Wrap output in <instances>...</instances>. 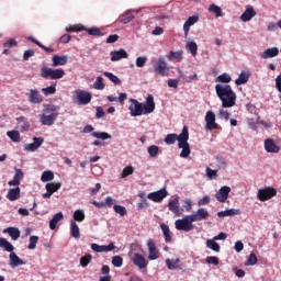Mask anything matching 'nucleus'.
Masks as SVG:
<instances>
[{
  "mask_svg": "<svg viewBox=\"0 0 281 281\" xmlns=\"http://www.w3.org/2000/svg\"><path fill=\"white\" fill-rule=\"evenodd\" d=\"M130 112L132 117H139V115H148L155 111V97L148 94L146 98V103L142 104L136 99H130Z\"/></svg>",
  "mask_w": 281,
  "mask_h": 281,
  "instance_id": "1",
  "label": "nucleus"
},
{
  "mask_svg": "<svg viewBox=\"0 0 281 281\" xmlns=\"http://www.w3.org/2000/svg\"><path fill=\"white\" fill-rule=\"evenodd\" d=\"M215 93L222 101L223 109H232V106H236V92H234L232 86L217 83L215 86Z\"/></svg>",
  "mask_w": 281,
  "mask_h": 281,
  "instance_id": "2",
  "label": "nucleus"
},
{
  "mask_svg": "<svg viewBox=\"0 0 281 281\" xmlns=\"http://www.w3.org/2000/svg\"><path fill=\"white\" fill-rule=\"evenodd\" d=\"M188 139H190V133L188 132V126H183L182 132L180 134L178 148H182L180 153V157L182 159H188L190 157V143H188Z\"/></svg>",
  "mask_w": 281,
  "mask_h": 281,
  "instance_id": "3",
  "label": "nucleus"
},
{
  "mask_svg": "<svg viewBox=\"0 0 281 281\" xmlns=\"http://www.w3.org/2000/svg\"><path fill=\"white\" fill-rule=\"evenodd\" d=\"M41 76L45 80H60V78H65V70L63 68L52 69L47 67H42Z\"/></svg>",
  "mask_w": 281,
  "mask_h": 281,
  "instance_id": "4",
  "label": "nucleus"
},
{
  "mask_svg": "<svg viewBox=\"0 0 281 281\" xmlns=\"http://www.w3.org/2000/svg\"><path fill=\"white\" fill-rule=\"evenodd\" d=\"M193 223H194V220H192V216L187 215L182 220H177L175 222V225L178 232H192V229H194Z\"/></svg>",
  "mask_w": 281,
  "mask_h": 281,
  "instance_id": "5",
  "label": "nucleus"
},
{
  "mask_svg": "<svg viewBox=\"0 0 281 281\" xmlns=\"http://www.w3.org/2000/svg\"><path fill=\"white\" fill-rule=\"evenodd\" d=\"M278 194V190L276 188L267 187L265 189H259L257 193V199L259 201H269V199H273Z\"/></svg>",
  "mask_w": 281,
  "mask_h": 281,
  "instance_id": "6",
  "label": "nucleus"
},
{
  "mask_svg": "<svg viewBox=\"0 0 281 281\" xmlns=\"http://www.w3.org/2000/svg\"><path fill=\"white\" fill-rule=\"evenodd\" d=\"M154 71H156V74H159V76H162V77L168 76L170 68H168V63H166V59L164 57H159L155 61Z\"/></svg>",
  "mask_w": 281,
  "mask_h": 281,
  "instance_id": "7",
  "label": "nucleus"
},
{
  "mask_svg": "<svg viewBox=\"0 0 281 281\" xmlns=\"http://www.w3.org/2000/svg\"><path fill=\"white\" fill-rule=\"evenodd\" d=\"M63 183L60 182H48L45 184L46 192L43 193V199H52V194L58 192L61 188Z\"/></svg>",
  "mask_w": 281,
  "mask_h": 281,
  "instance_id": "8",
  "label": "nucleus"
},
{
  "mask_svg": "<svg viewBox=\"0 0 281 281\" xmlns=\"http://www.w3.org/2000/svg\"><path fill=\"white\" fill-rule=\"evenodd\" d=\"M44 143H45V138H43V137H33V143L25 144L24 145V150H26L27 153H36V150L40 149L41 146H43Z\"/></svg>",
  "mask_w": 281,
  "mask_h": 281,
  "instance_id": "9",
  "label": "nucleus"
},
{
  "mask_svg": "<svg viewBox=\"0 0 281 281\" xmlns=\"http://www.w3.org/2000/svg\"><path fill=\"white\" fill-rule=\"evenodd\" d=\"M205 122H206V125H205L206 131H216V128H218V125L216 123V114H214V112L212 111L206 112Z\"/></svg>",
  "mask_w": 281,
  "mask_h": 281,
  "instance_id": "10",
  "label": "nucleus"
},
{
  "mask_svg": "<svg viewBox=\"0 0 281 281\" xmlns=\"http://www.w3.org/2000/svg\"><path fill=\"white\" fill-rule=\"evenodd\" d=\"M167 196L168 191H166V189H161L159 191L148 193L147 199H149V201H154V203H161Z\"/></svg>",
  "mask_w": 281,
  "mask_h": 281,
  "instance_id": "11",
  "label": "nucleus"
},
{
  "mask_svg": "<svg viewBox=\"0 0 281 281\" xmlns=\"http://www.w3.org/2000/svg\"><path fill=\"white\" fill-rule=\"evenodd\" d=\"M168 209L175 216H181L183 214V209L179 207V195H176L173 200L169 201Z\"/></svg>",
  "mask_w": 281,
  "mask_h": 281,
  "instance_id": "12",
  "label": "nucleus"
},
{
  "mask_svg": "<svg viewBox=\"0 0 281 281\" xmlns=\"http://www.w3.org/2000/svg\"><path fill=\"white\" fill-rule=\"evenodd\" d=\"M229 192H232V188L224 186L215 193V198L220 203H225L229 199Z\"/></svg>",
  "mask_w": 281,
  "mask_h": 281,
  "instance_id": "13",
  "label": "nucleus"
},
{
  "mask_svg": "<svg viewBox=\"0 0 281 281\" xmlns=\"http://www.w3.org/2000/svg\"><path fill=\"white\" fill-rule=\"evenodd\" d=\"M56 117H58V113L41 114L40 122L42 126H53L54 122H56Z\"/></svg>",
  "mask_w": 281,
  "mask_h": 281,
  "instance_id": "14",
  "label": "nucleus"
},
{
  "mask_svg": "<svg viewBox=\"0 0 281 281\" xmlns=\"http://www.w3.org/2000/svg\"><path fill=\"white\" fill-rule=\"evenodd\" d=\"M148 247V260H157L159 258V250H157V245L155 244V240L148 239L147 241Z\"/></svg>",
  "mask_w": 281,
  "mask_h": 281,
  "instance_id": "15",
  "label": "nucleus"
},
{
  "mask_svg": "<svg viewBox=\"0 0 281 281\" xmlns=\"http://www.w3.org/2000/svg\"><path fill=\"white\" fill-rule=\"evenodd\" d=\"M91 93L87 92L85 90H78L77 91V102L78 104L85 105V104H89V102H91Z\"/></svg>",
  "mask_w": 281,
  "mask_h": 281,
  "instance_id": "16",
  "label": "nucleus"
},
{
  "mask_svg": "<svg viewBox=\"0 0 281 281\" xmlns=\"http://www.w3.org/2000/svg\"><path fill=\"white\" fill-rule=\"evenodd\" d=\"M132 262L138 267V269H146V267H148V260H146L144 256L137 252L132 257Z\"/></svg>",
  "mask_w": 281,
  "mask_h": 281,
  "instance_id": "17",
  "label": "nucleus"
},
{
  "mask_svg": "<svg viewBox=\"0 0 281 281\" xmlns=\"http://www.w3.org/2000/svg\"><path fill=\"white\" fill-rule=\"evenodd\" d=\"M210 217V213L205 209H199L196 213L191 215V218L193 223L200 222V221H205L206 218Z\"/></svg>",
  "mask_w": 281,
  "mask_h": 281,
  "instance_id": "18",
  "label": "nucleus"
},
{
  "mask_svg": "<svg viewBox=\"0 0 281 281\" xmlns=\"http://www.w3.org/2000/svg\"><path fill=\"white\" fill-rule=\"evenodd\" d=\"M265 150L266 153L278 154L280 153V146H278L273 139L267 138L265 140Z\"/></svg>",
  "mask_w": 281,
  "mask_h": 281,
  "instance_id": "19",
  "label": "nucleus"
},
{
  "mask_svg": "<svg viewBox=\"0 0 281 281\" xmlns=\"http://www.w3.org/2000/svg\"><path fill=\"white\" fill-rule=\"evenodd\" d=\"M110 56L112 63H116L117 60H122V58H128V53L124 48H120L119 50H112Z\"/></svg>",
  "mask_w": 281,
  "mask_h": 281,
  "instance_id": "20",
  "label": "nucleus"
},
{
  "mask_svg": "<svg viewBox=\"0 0 281 281\" xmlns=\"http://www.w3.org/2000/svg\"><path fill=\"white\" fill-rule=\"evenodd\" d=\"M9 260H10V267L12 268V269H14V267H21V266H23V265H25V261H23V259H20L16 255H15V252H14V250H12V251H9Z\"/></svg>",
  "mask_w": 281,
  "mask_h": 281,
  "instance_id": "21",
  "label": "nucleus"
},
{
  "mask_svg": "<svg viewBox=\"0 0 281 281\" xmlns=\"http://www.w3.org/2000/svg\"><path fill=\"white\" fill-rule=\"evenodd\" d=\"M254 16H256V10L254 9V7L248 5L245 10V12L240 15V20L244 23H247V21H250L254 19Z\"/></svg>",
  "mask_w": 281,
  "mask_h": 281,
  "instance_id": "22",
  "label": "nucleus"
},
{
  "mask_svg": "<svg viewBox=\"0 0 281 281\" xmlns=\"http://www.w3.org/2000/svg\"><path fill=\"white\" fill-rule=\"evenodd\" d=\"M15 175L12 180L8 182V186L19 187L21 186V180L23 179V170L14 168Z\"/></svg>",
  "mask_w": 281,
  "mask_h": 281,
  "instance_id": "23",
  "label": "nucleus"
},
{
  "mask_svg": "<svg viewBox=\"0 0 281 281\" xmlns=\"http://www.w3.org/2000/svg\"><path fill=\"white\" fill-rule=\"evenodd\" d=\"M29 102L31 104H41L43 102V95L37 90L32 89L30 90Z\"/></svg>",
  "mask_w": 281,
  "mask_h": 281,
  "instance_id": "24",
  "label": "nucleus"
},
{
  "mask_svg": "<svg viewBox=\"0 0 281 281\" xmlns=\"http://www.w3.org/2000/svg\"><path fill=\"white\" fill-rule=\"evenodd\" d=\"M52 61H53V64H52L53 67H63V66L67 65L68 57H67V55H63V56L54 55L52 58Z\"/></svg>",
  "mask_w": 281,
  "mask_h": 281,
  "instance_id": "25",
  "label": "nucleus"
},
{
  "mask_svg": "<svg viewBox=\"0 0 281 281\" xmlns=\"http://www.w3.org/2000/svg\"><path fill=\"white\" fill-rule=\"evenodd\" d=\"M3 234H9L12 240H19L21 238V231L16 227H7L3 229Z\"/></svg>",
  "mask_w": 281,
  "mask_h": 281,
  "instance_id": "26",
  "label": "nucleus"
},
{
  "mask_svg": "<svg viewBox=\"0 0 281 281\" xmlns=\"http://www.w3.org/2000/svg\"><path fill=\"white\" fill-rule=\"evenodd\" d=\"M7 199L10 201H19L21 199V188L16 187L13 189H9L7 193Z\"/></svg>",
  "mask_w": 281,
  "mask_h": 281,
  "instance_id": "27",
  "label": "nucleus"
},
{
  "mask_svg": "<svg viewBox=\"0 0 281 281\" xmlns=\"http://www.w3.org/2000/svg\"><path fill=\"white\" fill-rule=\"evenodd\" d=\"M198 22H199V16L196 15L189 16L183 24L184 34L188 35L190 32V27H192V25H194V23H198Z\"/></svg>",
  "mask_w": 281,
  "mask_h": 281,
  "instance_id": "28",
  "label": "nucleus"
},
{
  "mask_svg": "<svg viewBox=\"0 0 281 281\" xmlns=\"http://www.w3.org/2000/svg\"><path fill=\"white\" fill-rule=\"evenodd\" d=\"M279 54H280V49H278V47H272V48L266 49L261 54V58L267 60L268 58H276V56H278Z\"/></svg>",
  "mask_w": 281,
  "mask_h": 281,
  "instance_id": "29",
  "label": "nucleus"
},
{
  "mask_svg": "<svg viewBox=\"0 0 281 281\" xmlns=\"http://www.w3.org/2000/svg\"><path fill=\"white\" fill-rule=\"evenodd\" d=\"M240 210L239 209H229L226 211H222L217 213L220 218H225V216H239Z\"/></svg>",
  "mask_w": 281,
  "mask_h": 281,
  "instance_id": "30",
  "label": "nucleus"
},
{
  "mask_svg": "<svg viewBox=\"0 0 281 281\" xmlns=\"http://www.w3.org/2000/svg\"><path fill=\"white\" fill-rule=\"evenodd\" d=\"M135 19V15L131 14V11L127 10L123 14L120 15L119 21L120 23H123V25H126L131 23Z\"/></svg>",
  "mask_w": 281,
  "mask_h": 281,
  "instance_id": "31",
  "label": "nucleus"
},
{
  "mask_svg": "<svg viewBox=\"0 0 281 281\" xmlns=\"http://www.w3.org/2000/svg\"><path fill=\"white\" fill-rule=\"evenodd\" d=\"M249 72L241 71L238 78L235 80V85L240 87V85H247L249 82Z\"/></svg>",
  "mask_w": 281,
  "mask_h": 281,
  "instance_id": "32",
  "label": "nucleus"
},
{
  "mask_svg": "<svg viewBox=\"0 0 281 281\" xmlns=\"http://www.w3.org/2000/svg\"><path fill=\"white\" fill-rule=\"evenodd\" d=\"M7 137L14 142L15 144L21 143V133L16 130L7 132Z\"/></svg>",
  "mask_w": 281,
  "mask_h": 281,
  "instance_id": "33",
  "label": "nucleus"
},
{
  "mask_svg": "<svg viewBox=\"0 0 281 281\" xmlns=\"http://www.w3.org/2000/svg\"><path fill=\"white\" fill-rule=\"evenodd\" d=\"M63 218H64L63 212L55 214L53 218L49 221V228L55 229L58 223L63 221Z\"/></svg>",
  "mask_w": 281,
  "mask_h": 281,
  "instance_id": "34",
  "label": "nucleus"
},
{
  "mask_svg": "<svg viewBox=\"0 0 281 281\" xmlns=\"http://www.w3.org/2000/svg\"><path fill=\"white\" fill-rule=\"evenodd\" d=\"M160 228L165 236V243H172V235L170 233V227L166 224H161Z\"/></svg>",
  "mask_w": 281,
  "mask_h": 281,
  "instance_id": "35",
  "label": "nucleus"
},
{
  "mask_svg": "<svg viewBox=\"0 0 281 281\" xmlns=\"http://www.w3.org/2000/svg\"><path fill=\"white\" fill-rule=\"evenodd\" d=\"M70 235L72 238H80V227H78L75 221L70 222Z\"/></svg>",
  "mask_w": 281,
  "mask_h": 281,
  "instance_id": "36",
  "label": "nucleus"
},
{
  "mask_svg": "<svg viewBox=\"0 0 281 281\" xmlns=\"http://www.w3.org/2000/svg\"><path fill=\"white\" fill-rule=\"evenodd\" d=\"M180 137H181V134H180V135H177V134H168V135L165 137V144H167L168 146H171V145L175 144L176 142H178V144H179Z\"/></svg>",
  "mask_w": 281,
  "mask_h": 281,
  "instance_id": "37",
  "label": "nucleus"
},
{
  "mask_svg": "<svg viewBox=\"0 0 281 281\" xmlns=\"http://www.w3.org/2000/svg\"><path fill=\"white\" fill-rule=\"evenodd\" d=\"M206 247L207 249H212V251H215L216 254L221 251V246L218 245V243H216V239H207Z\"/></svg>",
  "mask_w": 281,
  "mask_h": 281,
  "instance_id": "38",
  "label": "nucleus"
},
{
  "mask_svg": "<svg viewBox=\"0 0 281 281\" xmlns=\"http://www.w3.org/2000/svg\"><path fill=\"white\" fill-rule=\"evenodd\" d=\"M173 58L178 60V63H181V60H183V50H171L168 55V60H172Z\"/></svg>",
  "mask_w": 281,
  "mask_h": 281,
  "instance_id": "39",
  "label": "nucleus"
},
{
  "mask_svg": "<svg viewBox=\"0 0 281 281\" xmlns=\"http://www.w3.org/2000/svg\"><path fill=\"white\" fill-rule=\"evenodd\" d=\"M0 247L4 249V251H14V246L5 238L0 237Z\"/></svg>",
  "mask_w": 281,
  "mask_h": 281,
  "instance_id": "40",
  "label": "nucleus"
},
{
  "mask_svg": "<svg viewBox=\"0 0 281 281\" xmlns=\"http://www.w3.org/2000/svg\"><path fill=\"white\" fill-rule=\"evenodd\" d=\"M179 262H181V259H179V258L173 259V260L166 259L167 269H169L170 271H172L175 269H179Z\"/></svg>",
  "mask_w": 281,
  "mask_h": 281,
  "instance_id": "41",
  "label": "nucleus"
},
{
  "mask_svg": "<svg viewBox=\"0 0 281 281\" xmlns=\"http://www.w3.org/2000/svg\"><path fill=\"white\" fill-rule=\"evenodd\" d=\"M215 82H222L223 85H229V82H232V76H229V74H227V72H224L215 79Z\"/></svg>",
  "mask_w": 281,
  "mask_h": 281,
  "instance_id": "42",
  "label": "nucleus"
},
{
  "mask_svg": "<svg viewBox=\"0 0 281 281\" xmlns=\"http://www.w3.org/2000/svg\"><path fill=\"white\" fill-rule=\"evenodd\" d=\"M187 49L192 54V56H196L199 52V46L196 45V42H188L187 43Z\"/></svg>",
  "mask_w": 281,
  "mask_h": 281,
  "instance_id": "43",
  "label": "nucleus"
},
{
  "mask_svg": "<svg viewBox=\"0 0 281 281\" xmlns=\"http://www.w3.org/2000/svg\"><path fill=\"white\" fill-rule=\"evenodd\" d=\"M106 86L104 85V79L102 77H97L93 88L97 89L98 91L104 90Z\"/></svg>",
  "mask_w": 281,
  "mask_h": 281,
  "instance_id": "44",
  "label": "nucleus"
},
{
  "mask_svg": "<svg viewBox=\"0 0 281 281\" xmlns=\"http://www.w3.org/2000/svg\"><path fill=\"white\" fill-rule=\"evenodd\" d=\"M103 76H105V78H109V80H111L113 85H122V80H120L119 77L113 75L112 72L105 71L103 72Z\"/></svg>",
  "mask_w": 281,
  "mask_h": 281,
  "instance_id": "45",
  "label": "nucleus"
},
{
  "mask_svg": "<svg viewBox=\"0 0 281 281\" xmlns=\"http://www.w3.org/2000/svg\"><path fill=\"white\" fill-rule=\"evenodd\" d=\"M209 12H213V14H215L216 18L223 16V10L221 9V7L216 4H210Z\"/></svg>",
  "mask_w": 281,
  "mask_h": 281,
  "instance_id": "46",
  "label": "nucleus"
},
{
  "mask_svg": "<svg viewBox=\"0 0 281 281\" xmlns=\"http://www.w3.org/2000/svg\"><path fill=\"white\" fill-rule=\"evenodd\" d=\"M41 181H43V183H47V181H54V172L44 171L41 176Z\"/></svg>",
  "mask_w": 281,
  "mask_h": 281,
  "instance_id": "47",
  "label": "nucleus"
},
{
  "mask_svg": "<svg viewBox=\"0 0 281 281\" xmlns=\"http://www.w3.org/2000/svg\"><path fill=\"white\" fill-rule=\"evenodd\" d=\"M89 36H103L102 31L99 27L85 29Z\"/></svg>",
  "mask_w": 281,
  "mask_h": 281,
  "instance_id": "48",
  "label": "nucleus"
},
{
  "mask_svg": "<svg viewBox=\"0 0 281 281\" xmlns=\"http://www.w3.org/2000/svg\"><path fill=\"white\" fill-rule=\"evenodd\" d=\"M92 137L97 139H111V134L106 132H92Z\"/></svg>",
  "mask_w": 281,
  "mask_h": 281,
  "instance_id": "49",
  "label": "nucleus"
},
{
  "mask_svg": "<svg viewBox=\"0 0 281 281\" xmlns=\"http://www.w3.org/2000/svg\"><path fill=\"white\" fill-rule=\"evenodd\" d=\"M147 153L149 155V157H157L159 155V146L157 145H150L148 148H147Z\"/></svg>",
  "mask_w": 281,
  "mask_h": 281,
  "instance_id": "50",
  "label": "nucleus"
},
{
  "mask_svg": "<svg viewBox=\"0 0 281 281\" xmlns=\"http://www.w3.org/2000/svg\"><path fill=\"white\" fill-rule=\"evenodd\" d=\"M93 256H91V254H86L85 256H82L80 258V265L81 267H88L89 262H91Z\"/></svg>",
  "mask_w": 281,
  "mask_h": 281,
  "instance_id": "51",
  "label": "nucleus"
},
{
  "mask_svg": "<svg viewBox=\"0 0 281 281\" xmlns=\"http://www.w3.org/2000/svg\"><path fill=\"white\" fill-rule=\"evenodd\" d=\"M74 221H77L78 223H82V221H85V211L82 210L75 211Z\"/></svg>",
  "mask_w": 281,
  "mask_h": 281,
  "instance_id": "52",
  "label": "nucleus"
},
{
  "mask_svg": "<svg viewBox=\"0 0 281 281\" xmlns=\"http://www.w3.org/2000/svg\"><path fill=\"white\" fill-rule=\"evenodd\" d=\"M38 243V236L32 235L29 239L27 249H36V245Z\"/></svg>",
  "mask_w": 281,
  "mask_h": 281,
  "instance_id": "53",
  "label": "nucleus"
},
{
  "mask_svg": "<svg viewBox=\"0 0 281 281\" xmlns=\"http://www.w3.org/2000/svg\"><path fill=\"white\" fill-rule=\"evenodd\" d=\"M42 93H44V95H54V93H56V85L43 88Z\"/></svg>",
  "mask_w": 281,
  "mask_h": 281,
  "instance_id": "54",
  "label": "nucleus"
},
{
  "mask_svg": "<svg viewBox=\"0 0 281 281\" xmlns=\"http://www.w3.org/2000/svg\"><path fill=\"white\" fill-rule=\"evenodd\" d=\"M133 172H135V169L133 167H125L121 173V179H126V177L133 175Z\"/></svg>",
  "mask_w": 281,
  "mask_h": 281,
  "instance_id": "55",
  "label": "nucleus"
},
{
  "mask_svg": "<svg viewBox=\"0 0 281 281\" xmlns=\"http://www.w3.org/2000/svg\"><path fill=\"white\" fill-rule=\"evenodd\" d=\"M140 202H138L137 207L138 210H144V207H149L148 200L144 198V193L139 194Z\"/></svg>",
  "mask_w": 281,
  "mask_h": 281,
  "instance_id": "56",
  "label": "nucleus"
},
{
  "mask_svg": "<svg viewBox=\"0 0 281 281\" xmlns=\"http://www.w3.org/2000/svg\"><path fill=\"white\" fill-rule=\"evenodd\" d=\"M66 32H85V26L75 24L66 27Z\"/></svg>",
  "mask_w": 281,
  "mask_h": 281,
  "instance_id": "57",
  "label": "nucleus"
},
{
  "mask_svg": "<svg viewBox=\"0 0 281 281\" xmlns=\"http://www.w3.org/2000/svg\"><path fill=\"white\" fill-rule=\"evenodd\" d=\"M113 210L116 214H120L121 216H126V207L115 204L113 206Z\"/></svg>",
  "mask_w": 281,
  "mask_h": 281,
  "instance_id": "58",
  "label": "nucleus"
},
{
  "mask_svg": "<svg viewBox=\"0 0 281 281\" xmlns=\"http://www.w3.org/2000/svg\"><path fill=\"white\" fill-rule=\"evenodd\" d=\"M112 265L114 267H122V265H124V259H122V257H120V256H114L112 258Z\"/></svg>",
  "mask_w": 281,
  "mask_h": 281,
  "instance_id": "59",
  "label": "nucleus"
},
{
  "mask_svg": "<svg viewBox=\"0 0 281 281\" xmlns=\"http://www.w3.org/2000/svg\"><path fill=\"white\" fill-rule=\"evenodd\" d=\"M257 263H258V257H256V254L251 252L249 255L247 265L254 266V265H257Z\"/></svg>",
  "mask_w": 281,
  "mask_h": 281,
  "instance_id": "60",
  "label": "nucleus"
},
{
  "mask_svg": "<svg viewBox=\"0 0 281 281\" xmlns=\"http://www.w3.org/2000/svg\"><path fill=\"white\" fill-rule=\"evenodd\" d=\"M60 110V106H57V105H48L44 112L45 113H58L56 111H59Z\"/></svg>",
  "mask_w": 281,
  "mask_h": 281,
  "instance_id": "61",
  "label": "nucleus"
},
{
  "mask_svg": "<svg viewBox=\"0 0 281 281\" xmlns=\"http://www.w3.org/2000/svg\"><path fill=\"white\" fill-rule=\"evenodd\" d=\"M147 60H148L147 57H137L136 58V67H144V65H146Z\"/></svg>",
  "mask_w": 281,
  "mask_h": 281,
  "instance_id": "62",
  "label": "nucleus"
},
{
  "mask_svg": "<svg viewBox=\"0 0 281 281\" xmlns=\"http://www.w3.org/2000/svg\"><path fill=\"white\" fill-rule=\"evenodd\" d=\"M18 43L16 40L10 38L9 41L3 43V47H16Z\"/></svg>",
  "mask_w": 281,
  "mask_h": 281,
  "instance_id": "63",
  "label": "nucleus"
},
{
  "mask_svg": "<svg viewBox=\"0 0 281 281\" xmlns=\"http://www.w3.org/2000/svg\"><path fill=\"white\" fill-rule=\"evenodd\" d=\"M206 262L207 265H214L216 267L218 265V259L217 257L210 256V257H206Z\"/></svg>",
  "mask_w": 281,
  "mask_h": 281,
  "instance_id": "64",
  "label": "nucleus"
}]
</instances>
